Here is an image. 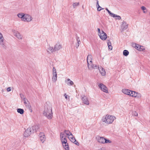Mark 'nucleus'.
I'll return each instance as SVG.
<instances>
[{"mask_svg":"<svg viewBox=\"0 0 150 150\" xmlns=\"http://www.w3.org/2000/svg\"><path fill=\"white\" fill-rule=\"evenodd\" d=\"M24 104L25 106L27 108H30H30H31V106L29 102L28 101H27L24 102Z\"/></svg>","mask_w":150,"mask_h":150,"instance_id":"5701e85b","label":"nucleus"},{"mask_svg":"<svg viewBox=\"0 0 150 150\" xmlns=\"http://www.w3.org/2000/svg\"><path fill=\"white\" fill-rule=\"evenodd\" d=\"M3 36L1 33L0 32V40L4 39Z\"/></svg>","mask_w":150,"mask_h":150,"instance_id":"79ce46f5","label":"nucleus"},{"mask_svg":"<svg viewBox=\"0 0 150 150\" xmlns=\"http://www.w3.org/2000/svg\"><path fill=\"white\" fill-rule=\"evenodd\" d=\"M17 112L21 114H22L24 113V110L23 109L18 108L17 110Z\"/></svg>","mask_w":150,"mask_h":150,"instance_id":"c85d7f7f","label":"nucleus"},{"mask_svg":"<svg viewBox=\"0 0 150 150\" xmlns=\"http://www.w3.org/2000/svg\"><path fill=\"white\" fill-rule=\"evenodd\" d=\"M79 44H80V43H76V48H78V47H79Z\"/></svg>","mask_w":150,"mask_h":150,"instance_id":"de8ad7c7","label":"nucleus"},{"mask_svg":"<svg viewBox=\"0 0 150 150\" xmlns=\"http://www.w3.org/2000/svg\"><path fill=\"white\" fill-rule=\"evenodd\" d=\"M14 35L19 40H21L23 38V36L18 31L15 32Z\"/></svg>","mask_w":150,"mask_h":150,"instance_id":"9b49d317","label":"nucleus"},{"mask_svg":"<svg viewBox=\"0 0 150 150\" xmlns=\"http://www.w3.org/2000/svg\"><path fill=\"white\" fill-rule=\"evenodd\" d=\"M64 132L65 133L66 135L69 136V137L71 136H72V134L69 130H64Z\"/></svg>","mask_w":150,"mask_h":150,"instance_id":"393cba45","label":"nucleus"},{"mask_svg":"<svg viewBox=\"0 0 150 150\" xmlns=\"http://www.w3.org/2000/svg\"><path fill=\"white\" fill-rule=\"evenodd\" d=\"M116 118L114 116L106 115L102 118V121L106 124H110L112 123Z\"/></svg>","mask_w":150,"mask_h":150,"instance_id":"f257e3e1","label":"nucleus"},{"mask_svg":"<svg viewBox=\"0 0 150 150\" xmlns=\"http://www.w3.org/2000/svg\"><path fill=\"white\" fill-rule=\"evenodd\" d=\"M100 72L102 76H105L106 74V72L105 69L103 68H100V70L99 69Z\"/></svg>","mask_w":150,"mask_h":150,"instance_id":"4be33fe9","label":"nucleus"},{"mask_svg":"<svg viewBox=\"0 0 150 150\" xmlns=\"http://www.w3.org/2000/svg\"><path fill=\"white\" fill-rule=\"evenodd\" d=\"M52 73H57L55 68L53 67L52 69Z\"/></svg>","mask_w":150,"mask_h":150,"instance_id":"ea45409f","label":"nucleus"},{"mask_svg":"<svg viewBox=\"0 0 150 150\" xmlns=\"http://www.w3.org/2000/svg\"><path fill=\"white\" fill-rule=\"evenodd\" d=\"M62 48V45L59 43L56 44L54 46L55 51H57Z\"/></svg>","mask_w":150,"mask_h":150,"instance_id":"9d476101","label":"nucleus"},{"mask_svg":"<svg viewBox=\"0 0 150 150\" xmlns=\"http://www.w3.org/2000/svg\"><path fill=\"white\" fill-rule=\"evenodd\" d=\"M60 140L62 143V144L67 143V141L66 136H65V137H63V138H61Z\"/></svg>","mask_w":150,"mask_h":150,"instance_id":"b1692460","label":"nucleus"},{"mask_svg":"<svg viewBox=\"0 0 150 150\" xmlns=\"http://www.w3.org/2000/svg\"><path fill=\"white\" fill-rule=\"evenodd\" d=\"M7 91L8 92H9L11 91V88L10 87H8L7 89Z\"/></svg>","mask_w":150,"mask_h":150,"instance_id":"a18cd8bd","label":"nucleus"},{"mask_svg":"<svg viewBox=\"0 0 150 150\" xmlns=\"http://www.w3.org/2000/svg\"><path fill=\"white\" fill-rule=\"evenodd\" d=\"M25 14L23 13H18L17 14L18 16L20 18H21L22 20L23 21V18H24V16Z\"/></svg>","mask_w":150,"mask_h":150,"instance_id":"6ab92c4d","label":"nucleus"},{"mask_svg":"<svg viewBox=\"0 0 150 150\" xmlns=\"http://www.w3.org/2000/svg\"><path fill=\"white\" fill-rule=\"evenodd\" d=\"M68 138H70V141L73 143L75 142H76V139L74 137V136L73 135L72 136H71L69 137H68Z\"/></svg>","mask_w":150,"mask_h":150,"instance_id":"a878e982","label":"nucleus"},{"mask_svg":"<svg viewBox=\"0 0 150 150\" xmlns=\"http://www.w3.org/2000/svg\"><path fill=\"white\" fill-rule=\"evenodd\" d=\"M98 86L99 88L101 90L103 91L104 92L108 93V90L107 89V87L105 86L103 83H100L98 85Z\"/></svg>","mask_w":150,"mask_h":150,"instance_id":"39448f33","label":"nucleus"},{"mask_svg":"<svg viewBox=\"0 0 150 150\" xmlns=\"http://www.w3.org/2000/svg\"><path fill=\"white\" fill-rule=\"evenodd\" d=\"M74 143L77 145H79V142H78L76 141V142H74Z\"/></svg>","mask_w":150,"mask_h":150,"instance_id":"8fccbe9b","label":"nucleus"},{"mask_svg":"<svg viewBox=\"0 0 150 150\" xmlns=\"http://www.w3.org/2000/svg\"><path fill=\"white\" fill-rule=\"evenodd\" d=\"M102 8H99V9H102Z\"/></svg>","mask_w":150,"mask_h":150,"instance_id":"6e6d98bb","label":"nucleus"},{"mask_svg":"<svg viewBox=\"0 0 150 150\" xmlns=\"http://www.w3.org/2000/svg\"><path fill=\"white\" fill-rule=\"evenodd\" d=\"M67 84L68 85L71 86L74 84V82L71 80L69 79H68L67 80L65 81Z\"/></svg>","mask_w":150,"mask_h":150,"instance_id":"a211bd4d","label":"nucleus"},{"mask_svg":"<svg viewBox=\"0 0 150 150\" xmlns=\"http://www.w3.org/2000/svg\"><path fill=\"white\" fill-rule=\"evenodd\" d=\"M90 68H88L89 69H91V68H96L97 67L96 65H95L93 64L92 63L90 65H89Z\"/></svg>","mask_w":150,"mask_h":150,"instance_id":"7c9ffc66","label":"nucleus"},{"mask_svg":"<svg viewBox=\"0 0 150 150\" xmlns=\"http://www.w3.org/2000/svg\"><path fill=\"white\" fill-rule=\"evenodd\" d=\"M38 127L37 125H35L33 126L31 128H30V129L32 133H34L37 132V130L38 129Z\"/></svg>","mask_w":150,"mask_h":150,"instance_id":"ddd939ff","label":"nucleus"},{"mask_svg":"<svg viewBox=\"0 0 150 150\" xmlns=\"http://www.w3.org/2000/svg\"><path fill=\"white\" fill-rule=\"evenodd\" d=\"M52 80L54 82H55L57 80V76H53Z\"/></svg>","mask_w":150,"mask_h":150,"instance_id":"f704fd0d","label":"nucleus"},{"mask_svg":"<svg viewBox=\"0 0 150 150\" xmlns=\"http://www.w3.org/2000/svg\"><path fill=\"white\" fill-rule=\"evenodd\" d=\"M122 92L125 94L129 95L131 91L128 89H123L122 90Z\"/></svg>","mask_w":150,"mask_h":150,"instance_id":"dca6fc26","label":"nucleus"},{"mask_svg":"<svg viewBox=\"0 0 150 150\" xmlns=\"http://www.w3.org/2000/svg\"><path fill=\"white\" fill-rule=\"evenodd\" d=\"M102 36H103V34H102Z\"/></svg>","mask_w":150,"mask_h":150,"instance_id":"4d7b16f0","label":"nucleus"},{"mask_svg":"<svg viewBox=\"0 0 150 150\" xmlns=\"http://www.w3.org/2000/svg\"><path fill=\"white\" fill-rule=\"evenodd\" d=\"M129 54V52L127 50H125L123 52V54L125 56H127Z\"/></svg>","mask_w":150,"mask_h":150,"instance_id":"c756f323","label":"nucleus"},{"mask_svg":"<svg viewBox=\"0 0 150 150\" xmlns=\"http://www.w3.org/2000/svg\"><path fill=\"white\" fill-rule=\"evenodd\" d=\"M43 115L49 119H51L52 117V108L48 106L45 109L43 113Z\"/></svg>","mask_w":150,"mask_h":150,"instance_id":"f03ea898","label":"nucleus"},{"mask_svg":"<svg viewBox=\"0 0 150 150\" xmlns=\"http://www.w3.org/2000/svg\"><path fill=\"white\" fill-rule=\"evenodd\" d=\"M97 29L98 32V35L99 36L100 38L103 40H105L107 38V35L106 34L103 30L100 31L99 28H98Z\"/></svg>","mask_w":150,"mask_h":150,"instance_id":"7ed1b4c3","label":"nucleus"},{"mask_svg":"<svg viewBox=\"0 0 150 150\" xmlns=\"http://www.w3.org/2000/svg\"><path fill=\"white\" fill-rule=\"evenodd\" d=\"M111 141H110L109 139H107L105 138V140L104 141V143H111Z\"/></svg>","mask_w":150,"mask_h":150,"instance_id":"e433bc0d","label":"nucleus"},{"mask_svg":"<svg viewBox=\"0 0 150 150\" xmlns=\"http://www.w3.org/2000/svg\"><path fill=\"white\" fill-rule=\"evenodd\" d=\"M149 15H150V13H149Z\"/></svg>","mask_w":150,"mask_h":150,"instance_id":"13d9d810","label":"nucleus"},{"mask_svg":"<svg viewBox=\"0 0 150 150\" xmlns=\"http://www.w3.org/2000/svg\"><path fill=\"white\" fill-rule=\"evenodd\" d=\"M140 49H140V50H139L140 51H143L145 50V48L143 46V47H139Z\"/></svg>","mask_w":150,"mask_h":150,"instance_id":"37998d69","label":"nucleus"},{"mask_svg":"<svg viewBox=\"0 0 150 150\" xmlns=\"http://www.w3.org/2000/svg\"><path fill=\"white\" fill-rule=\"evenodd\" d=\"M82 100L83 103L87 105L89 104V102L86 96H84L82 98Z\"/></svg>","mask_w":150,"mask_h":150,"instance_id":"2eb2a0df","label":"nucleus"},{"mask_svg":"<svg viewBox=\"0 0 150 150\" xmlns=\"http://www.w3.org/2000/svg\"><path fill=\"white\" fill-rule=\"evenodd\" d=\"M64 134L63 132H61L60 135V138H63V137H65Z\"/></svg>","mask_w":150,"mask_h":150,"instance_id":"c9c22d12","label":"nucleus"},{"mask_svg":"<svg viewBox=\"0 0 150 150\" xmlns=\"http://www.w3.org/2000/svg\"><path fill=\"white\" fill-rule=\"evenodd\" d=\"M62 144L63 147L65 149V150H69L68 144L67 142L65 143Z\"/></svg>","mask_w":150,"mask_h":150,"instance_id":"aec40b11","label":"nucleus"},{"mask_svg":"<svg viewBox=\"0 0 150 150\" xmlns=\"http://www.w3.org/2000/svg\"><path fill=\"white\" fill-rule=\"evenodd\" d=\"M64 96H65V98H66V99H67V95H66V93H65L64 95Z\"/></svg>","mask_w":150,"mask_h":150,"instance_id":"603ef678","label":"nucleus"},{"mask_svg":"<svg viewBox=\"0 0 150 150\" xmlns=\"http://www.w3.org/2000/svg\"><path fill=\"white\" fill-rule=\"evenodd\" d=\"M25 15L24 18L23 19V21L30 22L32 20V18L29 15L25 14Z\"/></svg>","mask_w":150,"mask_h":150,"instance_id":"20e7f679","label":"nucleus"},{"mask_svg":"<svg viewBox=\"0 0 150 150\" xmlns=\"http://www.w3.org/2000/svg\"><path fill=\"white\" fill-rule=\"evenodd\" d=\"M46 50L47 52L50 54L53 53V52H55L54 48L53 47H51L49 45L48 46Z\"/></svg>","mask_w":150,"mask_h":150,"instance_id":"6e6552de","label":"nucleus"},{"mask_svg":"<svg viewBox=\"0 0 150 150\" xmlns=\"http://www.w3.org/2000/svg\"><path fill=\"white\" fill-rule=\"evenodd\" d=\"M0 45L2 48L6 49V46L5 43L4 41V38L0 40Z\"/></svg>","mask_w":150,"mask_h":150,"instance_id":"4468645a","label":"nucleus"},{"mask_svg":"<svg viewBox=\"0 0 150 150\" xmlns=\"http://www.w3.org/2000/svg\"><path fill=\"white\" fill-rule=\"evenodd\" d=\"M140 47H143V46H140L138 44H135V46L134 47L136 49L138 50H140V49H140Z\"/></svg>","mask_w":150,"mask_h":150,"instance_id":"2f4dec72","label":"nucleus"},{"mask_svg":"<svg viewBox=\"0 0 150 150\" xmlns=\"http://www.w3.org/2000/svg\"><path fill=\"white\" fill-rule=\"evenodd\" d=\"M96 7H97V10L98 11H100L101 10L103 9H104V8H102V9H100L99 8H101V7L100 6L99 3H98V0H97V3H96Z\"/></svg>","mask_w":150,"mask_h":150,"instance_id":"cd10ccee","label":"nucleus"},{"mask_svg":"<svg viewBox=\"0 0 150 150\" xmlns=\"http://www.w3.org/2000/svg\"><path fill=\"white\" fill-rule=\"evenodd\" d=\"M23 99L24 102L27 101H28V100L25 98H23Z\"/></svg>","mask_w":150,"mask_h":150,"instance_id":"49530a36","label":"nucleus"},{"mask_svg":"<svg viewBox=\"0 0 150 150\" xmlns=\"http://www.w3.org/2000/svg\"><path fill=\"white\" fill-rule=\"evenodd\" d=\"M105 138L103 137H99L98 138V141L99 142L104 144Z\"/></svg>","mask_w":150,"mask_h":150,"instance_id":"f3484780","label":"nucleus"},{"mask_svg":"<svg viewBox=\"0 0 150 150\" xmlns=\"http://www.w3.org/2000/svg\"><path fill=\"white\" fill-rule=\"evenodd\" d=\"M143 12L144 13H145V11H144Z\"/></svg>","mask_w":150,"mask_h":150,"instance_id":"5fc2aeb1","label":"nucleus"},{"mask_svg":"<svg viewBox=\"0 0 150 150\" xmlns=\"http://www.w3.org/2000/svg\"><path fill=\"white\" fill-rule=\"evenodd\" d=\"M105 10L108 11V13L110 14V15L111 16V15H112L113 13H111L107 8H105Z\"/></svg>","mask_w":150,"mask_h":150,"instance_id":"4c0bfd02","label":"nucleus"},{"mask_svg":"<svg viewBox=\"0 0 150 150\" xmlns=\"http://www.w3.org/2000/svg\"><path fill=\"white\" fill-rule=\"evenodd\" d=\"M32 133L31 131L30 128H28L24 132V135L25 137H27L29 136L31 133Z\"/></svg>","mask_w":150,"mask_h":150,"instance_id":"1a4fd4ad","label":"nucleus"},{"mask_svg":"<svg viewBox=\"0 0 150 150\" xmlns=\"http://www.w3.org/2000/svg\"><path fill=\"white\" fill-rule=\"evenodd\" d=\"M40 139L42 143H43L45 140L46 137L45 136L43 133H40L39 134Z\"/></svg>","mask_w":150,"mask_h":150,"instance_id":"0eeeda50","label":"nucleus"},{"mask_svg":"<svg viewBox=\"0 0 150 150\" xmlns=\"http://www.w3.org/2000/svg\"><path fill=\"white\" fill-rule=\"evenodd\" d=\"M137 93L131 91L129 95L132 97H136L137 96Z\"/></svg>","mask_w":150,"mask_h":150,"instance_id":"412c9836","label":"nucleus"},{"mask_svg":"<svg viewBox=\"0 0 150 150\" xmlns=\"http://www.w3.org/2000/svg\"><path fill=\"white\" fill-rule=\"evenodd\" d=\"M53 76H57V73H52Z\"/></svg>","mask_w":150,"mask_h":150,"instance_id":"3c124183","label":"nucleus"},{"mask_svg":"<svg viewBox=\"0 0 150 150\" xmlns=\"http://www.w3.org/2000/svg\"><path fill=\"white\" fill-rule=\"evenodd\" d=\"M20 96L21 98L22 99H23V98H24V95L22 94H20Z\"/></svg>","mask_w":150,"mask_h":150,"instance_id":"09e8293b","label":"nucleus"},{"mask_svg":"<svg viewBox=\"0 0 150 150\" xmlns=\"http://www.w3.org/2000/svg\"><path fill=\"white\" fill-rule=\"evenodd\" d=\"M30 110V111L31 112L32 111V109L31 108H30H30H29Z\"/></svg>","mask_w":150,"mask_h":150,"instance_id":"864d4df0","label":"nucleus"},{"mask_svg":"<svg viewBox=\"0 0 150 150\" xmlns=\"http://www.w3.org/2000/svg\"><path fill=\"white\" fill-rule=\"evenodd\" d=\"M79 5V2L74 3L73 4V6L74 8H76L77 6Z\"/></svg>","mask_w":150,"mask_h":150,"instance_id":"473e14b6","label":"nucleus"},{"mask_svg":"<svg viewBox=\"0 0 150 150\" xmlns=\"http://www.w3.org/2000/svg\"><path fill=\"white\" fill-rule=\"evenodd\" d=\"M77 41V43H79L80 42V40L79 39V37H77L76 38Z\"/></svg>","mask_w":150,"mask_h":150,"instance_id":"58836bf2","label":"nucleus"},{"mask_svg":"<svg viewBox=\"0 0 150 150\" xmlns=\"http://www.w3.org/2000/svg\"><path fill=\"white\" fill-rule=\"evenodd\" d=\"M109 42L108 43V48L109 49H110V50H112V47L111 45V43L110 42V41H109Z\"/></svg>","mask_w":150,"mask_h":150,"instance_id":"72a5a7b5","label":"nucleus"},{"mask_svg":"<svg viewBox=\"0 0 150 150\" xmlns=\"http://www.w3.org/2000/svg\"><path fill=\"white\" fill-rule=\"evenodd\" d=\"M141 9L142 10L144 11L146 9V8L145 7H144V6H142L141 7Z\"/></svg>","mask_w":150,"mask_h":150,"instance_id":"c03bdc74","label":"nucleus"},{"mask_svg":"<svg viewBox=\"0 0 150 150\" xmlns=\"http://www.w3.org/2000/svg\"><path fill=\"white\" fill-rule=\"evenodd\" d=\"M133 115L135 116H138V113L136 112H134L133 113Z\"/></svg>","mask_w":150,"mask_h":150,"instance_id":"a19ab883","label":"nucleus"},{"mask_svg":"<svg viewBox=\"0 0 150 150\" xmlns=\"http://www.w3.org/2000/svg\"><path fill=\"white\" fill-rule=\"evenodd\" d=\"M111 16L113 17L116 18V19H118V20H120L121 19V17L113 13L112 15H111Z\"/></svg>","mask_w":150,"mask_h":150,"instance_id":"bb28decb","label":"nucleus"},{"mask_svg":"<svg viewBox=\"0 0 150 150\" xmlns=\"http://www.w3.org/2000/svg\"><path fill=\"white\" fill-rule=\"evenodd\" d=\"M128 25L127 23L125 21H123L122 22V25L121 27L122 28L123 30H125L127 28Z\"/></svg>","mask_w":150,"mask_h":150,"instance_id":"f8f14e48","label":"nucleus"},{"mask_svg":"<svg viewBox=\"0 0 150 150\" xmlns=\"http://www.w3.org/2000/svg\"><path fill=\"white\" fill-rule=\"evenodd\" d=\"M92 56L91 55H88L87 57V65L88 68H90L89 65H90L92 63Z\"/></svg>","mask_w":150,"mask_h":150,"instance_id":"423d86ee","label":"nucleus"}]
</instances>
